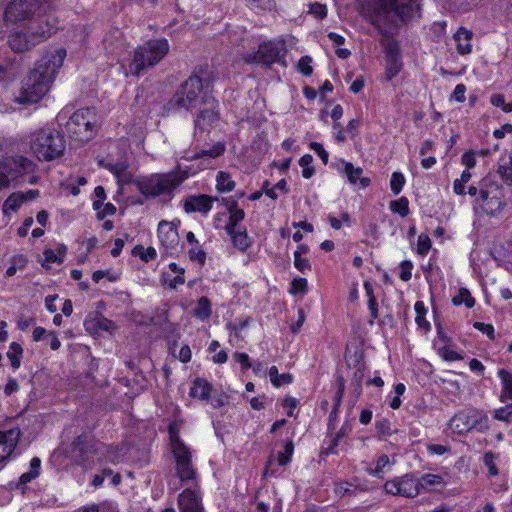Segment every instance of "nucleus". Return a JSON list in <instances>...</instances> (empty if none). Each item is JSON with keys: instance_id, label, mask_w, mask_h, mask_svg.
Instances as JSON below:
<instances>
[{"instance_id": "obj_30", "label": "nucleus", "mask_w": 512, "mask_h": 512, "mask_svg": "<svg viewBox=\"0 0 512 512\" xmlns=\"http://www.w3.org/2000/svg\"><path fill=\"white\" fill-rule=\"evenodd\" d=\"M26 201L24 193H13L3 203V213L8 215L11 212H16L19 207Z\"/></svg>"}, {"instance_id": "obj_26", "label": "nucleus", "mask_w": 512, "mask_h": 512, "mask_svg": "<svg viewBox=\"0 0 512 512\" xmlns=\"http://www.w3.org/2000/svg\"><path fill=\"white\" fill-rule=\"evenodd\" d=\"M395 461L391 460L387 455L383 454L377 458L373 467H369L367 472L369 475L377 478H383L388 473Z\"/></svg>"}, {"instance_id": "obj_32", "label": "nucleus", "mask_w": 512, "mask_h": 512, "mask_svg": "<svg viewBox=\"0 0 512 512\" xmlns=\"http://www.w3.org/2000/svg\"><path fill=\"white\" fill-rule=\"evenodd\" d=\"M269 378L273 386L281 387L286 384H290L293 381V376L288 373L279 374L276 366H272L269 369Z\"/></svg>"}, {"instance_id": "obj_4", "label": "nucleus", "mask_w": 512, "mask_h": 512, "mask_svg": "<svg viewBox=\"0 0 512 512\" xmlns=\"http://www.w3.org/2000/svg\"><path fill=\"white\" fill-rule=\"evenodd\" d=\"M30 149L39 160H54L65 150L64 136L53 128H41L31 134Z\"/></svg>"}, {"instance_id": "obj_40", "label": "nucleus", "mask_w": 512, "mask_h": 512, "mask_svg": "<svg viewBox=\"0 0 512 512\" xmlns=\"http://www.w3.org/2000/svg\"><path fill=\"white\" fill-rule=\"evenodd\" d=\"M210 312L211 310L209 300L206 297H201L194 309V315L200 319H205L209 317Z\"/></svg>"}, {"instance_id": "obj_21", "label": "nucleus", "mask_w": 512, "mask_h": 512, "mask_svg": "<svg viewBox=\"0 0 512 512\" xmlns=\"http://www.w3.org/2000/svg\"><path fill=\"white\" fill-rule=\"evenodd\" d=\"M204 106L205 107L200 111L196 119V125L198 126L211 125L220 119L219 110L215 111L218 105L213 97L206 98L204 100Z\"/></svg>"}, {"instance_id": "obj_7", "label": "nucleus", "mask_w": 512, "mask_h": 512, "mask_svg": "<svg viewBox=\"0 0 512 512\" xmlns=\"http://www.w3.org/2000/svg\"><path fill=\"white\" fill-rule=\"evenodd\" d=\"M449 428L453 433L459 435L465 434L472 429L485 432L489 429V418L482 410L467 408L450 419Z\"/></svg>"}, {"instance_id": "obj_49", "label": "nucleus", "mask_w": 512, "mask_h": 512, "mask_svg": "<svg viewBox=\"0 0 512 512\" xmlns=\"http://www.w3.org/2000/svg\"><path fill=\"white\" fill-rule=\"evenodd\" d=\"M476 152L473 150L466 151L461 156V164L465 166V169L471 170L476 166Z\"/></svg>"}, {"instance_id": "obj_37", "label": "nucleus", "mask_w": 512, "mask_h": 512, "mask_svg": "<svg viewBox=\"0 0 512 512\" xmlns=\"http://www.w3.org/2000/svg\"><path fill=\"white\" fill-rule=\"evenodd\" d=\"M471 177H472V173L470 172V170L465 169L461 173L460 178L455 179V181L453 182V191H454V193H456L457 195H465L466 194L465 184L467 182H469Z\"/></svg>"}, {"instance_id": "obj_29", "label": "nucleus", "mask_w": 512, "mask_h": 512, "mask_svg": "<svg viewBox=\"0 0 512 512\" xmlns=\"http://www.w3.org/2000/svg\"><path fill=\"white\" fill-rule=\"evenodd\" d=\"M211 391L212 386L207 380L203 378H196L190 389V396L199 399H208Z\"/></svg>"}, {"instance_id": "obj_44", "label": "nucleus", "mask_w": 512, "mask_h": 512, "mask_svg": "<svg viewBox=\"0 0 512 512\" xmlns=\"http://www.w3.org/2000/svg\"><path fill=\"white\" fill-rule=\"evenodd\" d=\"M307 290V280L305 278H294L291 282L290 294L303 295Z\"/></svg>"}, {"instance_id": "obj_58", "label": "nucleus", "mask_w": 512, "mask_h": 512, "mask_svg": "<svg viewBox=\"0 0 512 512\" xmlns=\"http://www.w3.org/2000/svg\"><path fill=\"white\" fill-rule=\"evenodd\" d=\"M169 436H170V444L171 450L176 449V444H185L178 435V429L176 424L169 425Z\"/></svg>"}, {"instance_id": "obj_33", "label": "nucleus", "mask_w": 512, "mask_h": 512, "mask_svg": "<svg viewBox=\"0 0 512 512\" xmlns=\"http://www.w3.org/2000/svg\"><path fill=\"white\" fill-rule=\"evenodd\" d=\"M22 355V346L17 342H12L9 346L7 357L9 358L13 369H18L20 367Z\"/></svg>"}, {"instance_id": "obj_45", "label": "nucleus", "mask_w": 512, "mask_h": 512, "mask_svg": "<svg viewBox=\"0 0 512 512\" xmlns=\"http://www.w3.org/2000/svg\"><path fill=\"white\" fill-rule=\"evenodd\" d=\"M490 103L493 106L500 108L505 113L512 111L511 103H506L502 94H492L490 97Z\"/></svg>"}, {"instance_id": "obj_9", "label": "nucleus", "mask_w": 512, "mask_h": 512, "mask_svg": "<svg viewBox=\"0 0 512 512\" xmlns=\"http://www.w3.org/2000/svg\"><path fill=\"white\" fill-rule=\"evenodd\" d=\"M476 202L487 214L493 215L503 209V189L491 175L480 181V194Z\"/></svg>"}, {"instance_id": "obj_35", "label": "nucleus", "mask_w": 512, "mask_h": 512, "mask_svg": "<svg viewBox=\"0 0 512 512\" xmlns=\"http://www.w3.org/2000/svg\"><path fill=\"white\" fill-rule=\"evenodd\" d=\"M390 210L393 213L399 214L401 217H406L409 214V201L406 197H400L397 200L390 202Z\"/></svg>"}, {"instance_id": "obj_6", "label": "nucleus", "mask_w": 512, "mask_h": 512, "mask_svg": "<svg viewBox=\"0 0 512 512\" xmlns=\"http://www.w3.org/2000/svg\"><path fill=\"white\" fill-rule=\"evenodd\" d=\"M96 114L93 109L82 108L75 111L66 122V130L75 141L87 142L94 135Z\"/></svg>"}, {"instance_id": "obj_14", "label": "nucleus", "mask_w": 512, "mask_h": 512, "mask_svg": "<svg viewBox=\"0 0 512 512\" xmlns=\"http://www.w3.org/2000/svg\"><path fill=\"white\" fill-rule=\"evenodd\" d=\"M98 443L88 434H81L71 444V457L83 466L92 462L93 454L98 450Z\"/></svg>"}, {"instance_id": "obj_60", "label": "nucleus", "mask_w": 512, "mask_h": 512, "mask_svg": "<svg viewBox=\"0 0 512 512\" xmlns=\"http://www.w3.org/2000/svg\"><path fill=\"white\" fill-rule=\"evenodd\" d=\"M353 485L349 482H340L335 485V493L337 496L343 497L352 492Z\"/></svg>"}, {"instance_id": "obj_57", "label": "nucleus", "mask_w": 512, "mask_h": 512, "mask_svg": "<svg viewBox=\"0 0 512 512\" xmlns=\"http://www.w3.org/2000/svg\"><path fill=\"white\" fill-rule=\"evenodd\" d=\"M309 148L311 150H313L320 157V159L323 161L324 164L328 163L329 155H328V152L322 146V144H320L318 142H311L309 144Z\"/></svg>"}, {"instance_id": "obj_47", "label": "nucleus", "mask_w": 512, "mask_h": 512, "mask_svg": "<svg viewBox=\"0 0 512 512\" xmlns=\"http://www.w3.org/2000/svg\"><path fill=\"white\" fill-rule=\"evenodd\" d=\"M405 389L406 387L403 383H398L397 385H395V396L389 402V406L392 409H398L401 406L402 401L400 399V396L404 394Z\"/></svg>"}, {"instance_id": "obj_39", "label": "nucleus", "mask_w": 512, "mask_h": 512, "mask_svg": "<svg viewBox=\"0 0 512 512\" xmlns=\"http://www.w3.org/2000/svg\"><path fill=\"white\" fill-rule=\"evenodd\" d=\"M443 479L440 475L436 474H425L420 479H418L419 490L421 488L428 489L433 486H437L442 484Z\"/></svg>"}, {"instance_id": "obj_22", "label": "nucleus", "mask_w": 512, "mask_h": 512, "mask_svg": "<svg viewBox=\"0 0 512 512\" xmlns=\"http://www.w3.org/2000/svg\"><path fill=\"white\" fill-rule=\"evenodd\" d=\"M19 431L11 429L7 432L0 431V462L7 459L16 447Z\"/></svg>"}, {"instance_id": "obj_48", "label": "nucleus", "mask_w": 512, "mask_h": 512, "mask_svg": "<svg viewBox=\"0 0 512 512\" xmlns=\"http://www.w3.org/2000/svg\"><path fill=\"white\" fill-rule=\"evenodd\" d=\"M439 355L446 361H457L462 359V356L449 346L440 348Z\"/></svg>"}, {"instance_id": "obj_16", "label": "nucleus", "mask_w": 512, "mask_h": 512, "mask_svg": "<svg viewBox=\"0 0 512 512\" xmlns=\"http://www.w3.org/2000/svg\"><path fill=\"white\" fill-rule=\"evenodd\" d=\"M176 460L177 475L182 481L191 480L195 476V470L191 461V452L185 444H176L172 450Z\"/></svg>"}, {"instance_id": "obj_52", "label": "nucleus", "mask_w": 512, "mask_h": 512, "mask_svg": "<svg viewBox=\"0 0 512 512\" xmlns=\"http://www.w3.org/2000/svg\"><path fill=\"white\" fill-rule=\"evenodd\" d=\"M512 415V404L500 407L494 411V418L499 421L508 422Z\"/></svg>"}, {"instance_id": "obj_62", "label": "nucleus", "mask_w": 512, "mask_h": 512, "mask_svg": "<svg viewBox=\"0 0 512 512\" xmlns=\"http://www.w3.org/2000/svg\"><path fill=\"white\" fill-rule=\"evenodd\" d=\"M298 405V400L294 397H286L283 400V407L287 410L286 413L289 417L294 415V410Z\"/></svg>"}, {"instance_id": "obj_36", "label": "nucleus", "mask_w": 512, "mask_h": 512, "mask_svg": "<svg viewBox=\"0 0 512 512\" xmlns=\"http://www.w3.org/2000/svg\"><path fill=\"white\" fill-rule=\"evenodd\" d=\"M38 477V473L26 472L23 473L17 482H10L9 487L12 490H20L21 493L25 492L26 484Z\"/></svg>"}, {"instance_id": "obj_63", "label": "nucleus", "mask_w": 512, "mask_h": 512, "mask_svg": "<svg viewBox=\"0 0 512 512\" xmlns=\"http://www.w3.org/2000/svg\"><path fill=\"white\" fill-rule=\"evenodd\" d=\"M95 197L97 200L93 202L94 209L98 210L102 205L103 201L106 199V193L102 186H97L94 190Z\"/></svg>"}, {"instance_id": "obj_46", "label": "nucleus", "mask_w": 512, "mask_h": 512, "mask_svg": "<svg viewBox=\"0 0 512 512\" xmlns=\"http://www.w3.org/2000/svg\"><path fill=\"white\" fill-rule=\"evenodd\" d=\"M298 70L305 76H309L313 72L312 58L310 56H303L298 61Z\"/></svg>"}, {"instance_id": "obj_28", "label": "nucleus", "mask_w": 512, "mask_h": 512, "mask_svg": "<svg viewBox=\"0 0 512 512\" xmlns=\"http://www.w3.org/2000/svg\"><path fill=\"white\" fill-rule=\"evenodd\" d=\"M497 375L502 384L499 400L503 403L507 400H512V373L505 369H500Z\"/></svg>"}, {"instance_id": "obj_64", "label": "nucleus", "mask_w": 512, "mask_h": 512, "mask_svg": "<svg viewBox=\"0 0 512 512\" xmlns=\"http://www.w3.org/2000/svg\"><path fill=\"white\" fill-rule=\"evenodd\" d=\"M498 173L505 181L512 183V159L510 165L499 166Z\"/></svg>"}, {"instance_id": "obj_24", "label": "nucleus", "mask_w": 512, "mask_h": 512, "mask_svg": "<svg viewBox=\"0 0 512 512\" xmlns=\"http://www.w3.org/2000/svg\"><path fill=\"white\" fill-rule=\"evenodd\" d=\"M340 164L343 165V172L347 176L349 183L360 184V187L365 188L370 184V179L362 177L363 170L360 167H354L352 163L341 160Z\"/></svg>"}, {"instance_id": "obj_54", "label": "nucleus", "mask_w": 512, "mask_h": 512, "mask_svg": "<svg viewBox=\"0 0 512 512\" xmlns=\"http://www.w3.org/2000/svg\"><path fill=\"white\" fill-rule=\"evenodd\" d=\"M294 266L302 273L310 269V263L308 259L300 256V251L294 252Z\"/></svg>"}, {"instance_id": "obj_13", "label": "nucleus", "mask_w": 512, "mask_h": 512, "mask_svg": "<svg viewBox=\"0 0 512 512\" xmlns=\"http://www.w3.org/2000/svg\"><path fill=\"white\" fill-rule=\"evenodd\" d=\"M202 89V80L198 76L189 77L179 88L171 100V104L184 109H190L198 99Z\"/></svg>"}, {"instance_id": "obj_10", "label": "nucleus", "mask_w": 512, "mask_h": 512, "mask_svg": "<svg viewBox=\"0 0 512 512\" xmlns=\"http://www.w3.org/2000/svg\"><path fill=\"white\" fill-rule=\"evenodd\" d=\"M47 30H28L15 32L10 36L9 44L15 52H24L29 50L39 43L48 39L56 32V27L49 20L46 22Z\"/></svg>"}, {"instance_id": "obj_20", "label": "nucleus", "mask_w": 512, "mask_h": 512, "mask_svg": "<svg viewBox=\"0 0 512 512\" xmlns=\"http://www.w3.org/2000/svg\"><path fill=\"white\" fill-rule=\"evenodd\" d=\"M179 508L180 512H203L201 498L198 494L191 489H185L179 495Z\"/></svg>"}, {"instance_id": "obj_11", "label": "nucleus", "mask_w": 512, "mask_h": 512, "mask_svg": "<svg viewBox=\"0 0 512 512\" xmlns=\"http://www.w3.org/2000/svg\"><path fill=\"white\" fill-rule=\"evenodd\" d=\"M286 53L285 44L282 41L270 40L259 45L258 50L249 52L244 56L247 63L261 64L269 67L280 62Z\"/></svg>"}, {"instance_id": "obj_53", "label": "nucleus", "mask_w": 512, "mask_h": 512, "mask_svg": "<svg viewBox=\"0 0 512 512\" xmlns=\"http://www.w3.org/2000/svg\"><path fill=\"white\" fill-rule=\"evenodd\" d=\"M118 179V181H122V177L125 174L127 166L123 162L110 163L106 166Z\"/></svg>"}, {"instance_id": "obj_41", "label": "nucleus", "mask_w": 512, "mask_h": 512, "mask_svg": "<svg viewBox=\"0 0 512 512\" xmlns=\"http://www.w3.org/2000/svg\"><path fill=\"white\" fill-rule=\"evenodd\" d=\"M404 184L405 177L401 172L392 173L390 179V188L395 195H398L402 191Z\"/></svg>"}, {"instance_id": "obj_3", "label": "nucleus", "mask_w": 512, "mask_h": 512, "mask_svg": "<svg viewBox=\"0 0 512 512\" xmlns=\"http://www.w3.org/2000/svg\"><path fill=\"white\" fill-rule=\"evenodd\" d=\"M188 177L187 172L178 169L168 173H155L135 180L139 192L147 198L162 195L171 196L173 191Z\"/></svg>"}, {"instance_id": "obj_50", "label": "nucleus", "mask_w": 512, "mask_h": 512, "mask_svg": "<svg viewBox=\"0 0 512 512\" xmlns=\"http://www.w3.org/2000/svg\"><path fill=\"white\" fill-rule=\"evenodd\" d=\"M431 248V240L425 234H420L417 239V250L421 255H425Z\"/></svg>"}, {"instance_id": "obj_2", "label": "nucleus", "mask_w": 512, "mask_h": 512, "mask_svg": "<svg viewBox=\"0 0 512 512\" xmlns=\"http://www.w3.org/2000/svg\"><path fill=\"white\" fill-rule=\"evenodd\" d=\"M66 55L63 48L44 53L23 81L17 101L20 104H33L42 99L49 91Z\"/></svg>"}, {"instance_id": "obj_8", "label": "nucleus", "mask_w": 512, "mask_h": 512, "mask_svg": "<svg viewBox=\"0 0 512 512\" xmlns=\"http://www.w3.org/2000/svg\"><path fill=\"white\" fill-rule=\"evenodd\" d=\"M49 7L46 0H12L8 3L4 16L7 21L17 23L33 16L46 15Z\"/></svg>"}, {"instance_id": "obj_1", "label": "nucleus", "mask_w": 512, "mask_h": 512, "mask_svg": "<svg viewBox=\"0 0 512 512\" xmlns=\"http://www.w3.org/2000/svg\"><path fill=\"white\" fill-rule=\"evenodd\" d=\"M418 0H362L360 14L381 34H392L419 10Z\"/></svg>"}, {"instance_id": "obj_43", "label": "nucleus", "mask_w": 512, "mask_h": 512, "mask_svg": "<svg viewBox=\"0 0 512 512\" xmlns=\"http://www.w3.org/2000/svg\"><path fill=\"white\" fill-rule=\"evenodd\" d=\"M496 455L491 451L486 452L483 456V463L485 467L488 469L489 475L496 476L498 475V468L496 466Z\"/></svg>"}, {"instance_id": "obj_17", "label": "nucleus", "mask_w": 512, "mask_h": 512, "mask_svg": "<svg viewBox=\"0 0 512 512\" xmlns=\"http://www.w3.org/2000/svg\"><path fill=\"white\" fill-rule=\"evenodd\" d=\"M403 62L399 46L388 42L385 46V79L391 81L402 70Z\"/></svg>"}, {"instance_id": "obj_42", "label": "nucleus", "mask_w": 512, "mask_h": 512, "mask_svg": "<svg viewBox=\"0 0 512 512\" xmlns=\"http://www.w3.org/2000/svg\"><path fill=\"white\" fill-rule=\"evenodd\" d=\"M294 446L292 441H288L284 445V450L278 455V464L280 466H285L291 461V457L293 455Z\"/></svg>"}, {"instance_id": "obj_61", "label": "nucleus", "mask_w": 512, "mask_h": 512, "mask_svg": "<svg viewBox=\"0 0 512 512\" xmlns=\"http://www.w3.org/2000/svg\"><path fill=\"white\" fill-rule=\"evenodd\" d=\"M474 328L482 333L486 334L489 339H494V327L491 324H486L483 322H475Z\"/></svg>"}, {"instance_id": "obj_15", "label": "nucleus", "mask_w": 512, "mask_h": 512, "mask_svg": "<svg viewBox=\"0 0 512 512\" xmlns=\"http://www.w3.org/2000/svg\"><path fill=\"white\" fill-rule=\"evenodd\" d=\"M384 489L388 494L394 496L414 498L419 494V483L418 479L406 474L387 481L384 484Z\"/></svg>"}, {"instance_id": "obj_55", "label": "nucleus", "mask_w": 512, "mask_h": 512, "mask_svg": "<svg viewBox=\"0 0 512 512\" xmlns=\"http://www.w3.org/2000/svg\"><path fill=\"white\" fill-rule=\"evenodd\" d=\"M466 86L462 83L457 84L450 96L451 101L463 103L465 101Z\"/></svg>"}, {"instance_id": "obj_23", "label": "nucleus", "mask_w": 512, "mask_h": 512, "mask_svg": "<svg viewBox=\"0 0 512 512\" xmlns=\"http://www.w3.org/2000/svg\"><path fill=\"white\" fill-rule=\"evenodd\" d=\"M472 31L460 27L454 34L453 39L456 43L457 52L460 55L470 54L472 51Z\"/></svg>"}, {"instance_id": "obj_19", "label": "nucleus", "mask_w": 512, "mask_h": 512, "mask_svg": "<svg viewBox=\"0 0 512 512\" xmlns=\"http://www.w3.org/2000/svg\"><path fill=\"white\" fill-rule=\"evenodd\" d=\"M157 232L158 238L164 247L168 250H174L177 247L179 243L178 232L172 223L161 221Z\"/></svg>"}, {"instance_id": "obj_34", "label": "nucleus", "mask_w": 512, "mask_h": 512, "mask_svg": "<svg viewBox=\"0 0 512 512\" xmlns=\"http://www.w3.org/2000/svg\"><path fill=\"white\" fill-rule=\"evenodd\" d=\"M452 302L454 305H465L467 308H472L475 305V300L466 288H461L458 294L453 297Z\"/></svg>"}, {"instance_id": "obj_56", "label": "nucleus", "mask_w": 512, "mask_h": 512, "mask_svg": "<svg viewBox=\"0 0 512 512\" xmlns=\"http://www.w3.org/2000/svg\"><path fill=\"white\" fill-rule=\"evenodd\" d=\"M309 13L318 19H323L327 15V8L325 5L316 2L310 5Z\"/></svg>"}, {"instance_id": "obj_25", "label": "nucleus", "mask_w": 512, "mask_h": 512, "mask_svg": "<svg viewBox=\"0 0 512 512\" xmlns=\"http://www.w3.org/2000/svg\"><path fill=\"white\" fill-rule=\"evenodd\" d=\"M226 232L230 235L233 246L239 251H245L251 245V239L245 227H232Z\"/></svg>"}, {"instance_id": "obj_18", "label": "nucleus", "mask_w": 512, "mask_h": 512, "mask_svg": "<svg viewBox=\"0 0 512 512\" xmlns=\"http://www.w3.org/2000/svg\"><path fill=\"white\" fill-rule=\"evenodd\" d=\"M215 201H218V199L204 194L190 195L184 199L183 208L186 213L200 212L207 214Z\"/></svg>"}, {"instance_id": "obj_27", "label": "nucleus", "mask_w": 512, "mask_h": 512, "mask_svg": "<svg viewBox=\"0 0 512 512\" xmlns=\"http://www.w3.org/2000/svg\"><path fill=\"white\" fill-rule=\"evenodd\" d=\"M226 209L229 213V222L226 224V230H229V228L232 227H242L239 223L243 221L245 217L244 210L238 207L236 201L232 199H226Z\"/></svg>"}, {"instance_id": "obj_51", "label": "nucleus", "mask_w": 512, "mask_h": 512, "mask_svg": "<svg viewBox=\"0 0 512 512\" xmlns=\"http://www.w3.org/2000/svg\"><path fill=\"white\" fill-rule=\"evenodd\" d=\"M413 264L408 260H404L400 264L399 278L402 281H409L412 277Z\"/></svg>"}, {"instance_id": "obj_31", "label": "nucleus", "mask_w": 512, "mask_h": 512, "mask_svg": "<svg viewBox=\"0 0 512 512\" xmlns=\"http://www.w3.org/2000/svg\"><path fill=\"white\" fill-rule=\"evenodd\" d=\"M414 309H415V313H416L415 322L418 325V327L425 332L430 330L431 325L426 320V317H425L427 310H426L424 303L422 301H417L414 305Z\"/></svg>"}, {"instance_id": "obj_59", "label": "nucleus", "mask_w": 512, "mask_h": 512, "mask_svg": "<svg viewBox=\"0 0 512 512\" xmlns=\"http://www.w3.org/2000/svg\"><path fill=\"white\" fill-rule=\"evenodd\" d=\"M328 220L333 229L339 230L343 224H349L350 216L347 213H343L341 215V219H338L334 216H329Z\"/></svg>"}, {"instance_id": "obj_12", "label": "nucleus", "mask_w": 512, "mask_h": 512, "mask_svg": "<svg viewBox=\"0 0 512 512\" xmlns=\"http://www.w3.org/2000/svg\"><path fill=\"white\" fill-rule=\"evenodd\" d=\"M35 164L21 155L5 157L0 160V188L7 187L11 179L34 171Z\"/></svg>"}, {"instance_id": "obj_5", "label": "nucleus", "mask_w": 512, "mask_h": 512, "mask_svg": "<svg viewBox=\"0 0 512 512\" xmlns=\"http://www.w3.org/2000/svg\"><path fill=\"white\" fill-rule=\"evenodd\" d=\"M169 52V43L166 39H152L135 50L133 61L129 65L132 75H139L148 67L158 64Z\"/></svg>"}, {"instance_id": "obj_38", "label": "nucleus", "mask_w": 512, "mask_h": 512, "mask_svg": "<svg viewBox=\"0 0 512 512\" xmlns=\"http://www.w3.org/2000/svg\"><path fill=\"white\" fill-rule=\"evenodd\" d=\"M313 157L310 154L303 155L299 160V165L302 168V176L305 179L311 178L314 173L315 169L312 166Z\"/></svg>"}]
</instances>
